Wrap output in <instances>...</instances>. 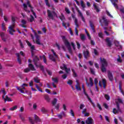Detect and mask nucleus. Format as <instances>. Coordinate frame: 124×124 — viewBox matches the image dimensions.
Wrapping results in <instances>:
<instances>
[{
  "label": "nucleus",
  "instance_id": "obj_13",
  "mask_svg": "<svg viewBox=\"0 0 124 124\" xmlns=\"http://www.w3.org/2000/svg\"><path fill=\"white\" fill-rule=\"evenodd\" d=\"M83 56L86 60H87L88 58H90V52L88 49L83 52Z\"/></svg>",
  "mask_w": 124,
  "mask_h": 124
},
{
  "label": "nucleus",
  "instance_id": "obj_36",
  "mask_svg": "<svg viewBox=\"0 0 124 124\" xmlns=\"http://www.w3.org/2000/svg\"><path fill=\"white\" fill-rule=\"evenodd\" d=\"M103 86L104 89L106 88V80L105 79H103Z\"/></svg>",
  "mask_w": 124,
  "mask_h": 124
},
{
  "label": "nucleus",
  "instance_id": "obj_17",
  "mask_svg": "<svg viewBox=\"0 0 124 124\" xmlns=\"http://www.w3.org/2000/svg\"><path fill=\"white\" fill-rule=\"evenodd\" d=\"M102 19L104 21L103 23H104L105 26H106V27H107V26H108V25H109V22L108 21V20H107V19H106V18H105V16H104L102 17Z\"/></svg>",
  "mask_w": 124,
  "mask_h": 124
},
{
  "label": "nucleus",
  "instance_id": "obj_54",
  "mask_svg": "<svg viewBox=\"0 0 124 124\" xmlns=\"http://www.w3.org/2000/svg\"><path fill=\"white\" fill-rule=\"evenodd\" d=\"M112 3L113 5H114V7L116 8V9H119V6H118V4H117V3L115 2Z\"/></svg>",
  "mask_w": 124,
  "mask_h": 124
},
{
  "label": "nucleus",
  "instance_id": "obj_62",
  "mask_svg": "<svg viewBox=\"0 0 124 124\" xmlns=\"http://www.w3.org/2000/svg\"><path fill=\"white\" fill-rule=\"evenodd\" d=\"M23 6H24L25 11H27V10L28 9V6H27V4L24 3Z\"/></svg>",
  "mask_w": 124,
  "mask_h": 124
},
{
  "label": "nucleus",
  "instance_id": "obj_58",
  "mask_svg": "<svg viewBox=\"0 0 124 124\" xmlns=\"http://www.w3.org/2000/svg\"><path fill=\"white\" fill-rule=\"evenodd\" d=\"M90 72L91 73H92V74H93V75H94L95 74V72H94V70H93V68H90Z\"/></svg>",
  "mask_w": 124,
  "mask_h": 124
},
{
  "label": "nucleus",
  "instance_id": "obj_39",
  "mask_svg": "<svg viewBox=\"0 0 124 124\" xmlns=\"http://www.w3.org/2000/svg\"><path fill=\"white\" fill-rule=\"evenodd\" d=\"M75 25L76 26L77 28L79 27V25L78 24V19H77V18L75 19Z\"/></svg>",
  "mask_w": 124,
  "mask_h": 124
},
{
  "label": "nucleus",
  "instance_id": "obj_25",
  "mask_svg": "<svg viewBox=\"0 0 124 124\" xmlns=\"http://www.w3.org/2000/svg\"><path fill=\"white\" fill-rule=\"evenodd\" d=\"M48 57L49 60H50L52 62H56V59L54 57V55H53L52 54H49Z\"/></svg>",
  "mask_w": 124,
  "mask_h": 124
},
{
  "label": "nucleus",
  "instance_id": "obj_12",
  "mask_svg": "<svg viewBox=\"0 0 124 124\" xmlns=\"http://www.w3.org/2000/svg\"><path fill=\"white\" fill-rule=\"evenodd\" d=\"M89 81H90V83H88V82L87 81V79H86V85L87 87H93V78H90Z\"/></svg>",
  "mask_w": 124,
  "mask_h": 124
},
{
  "label": "nucleus",
  "instance_id": "obj_29",
  "mask_svg": "<svg viewBox=\"0 0 124 124\" xmlns=\"http://www.w3.org/2000/svg\"><path fill=\"white\" fill-rule=\"evenodd\" d=\"M16 55L17 57V61L19 62V64L22 63L21 59L20 58V54L19 53H16Z\"/></svg>",
  "mask_w": 124,
  "mask_h": 124
},
{
  "label": "nucleus",
  "instance_id": "obj_9",
  "mask_svg": "<svg viewBox=\"0 0 124 124\" xmlns=\"http://www.w3.org/2000/svg\"><path fill=\"white\" fill-rule=\"evenodd\" d=\"M62 66H60L61 69L65 70L66 73H69L70 72V68H67V65L64 63H62Z\"/></svg>",
  "mask_w": 124,
  "mask_h": 124
},
{
  "label": "nucleus",
  "instance_id": "obj_61",
  "mask_svg": "<svg viewBox=\"0 0 124 124\" xmlns=\"http://www.w3.org/2000/svg\"><path fill=\"white\" fill-rule=\"evenodd\" d=\"M84 107H85V105L84 104H81L79 106V109L80 110H82L83 108H84Z\"/></svg>",
  "mask_w": 124,
  "mask_h": 124
},
{
  "label": "nucleus",
  "instance_id": "obj_60",
  "mask_svg": "<svg viewBox=\"0 0 124 124\" xmlns=\"http://www.w3.org/2000/svg\"><path fill=\"white\" fill-rule=\"evenodd\" d=\"M71 45L73 47V50H75V44H74L73 42H71Z\"/></svg>",
  "mask_w": 124,
  "mask_h": 124
},
{
  "label": "nucleus",
  "instance_id": "obj_11",
  "mask_svg": "<svg viewBox=\"0 0 124 124\" xmlns=\"http://www.w3.org/2000/svg\"><path fill=\"white\" fill-rule=\"evenodd\" d=\"M108 78L109 81H110L111 82L114 80V77L113 76V74L110 71H108Z\"/></svg>",
  "mask_w": 124,
  "mask_h": 124
},
{
  "label": "nucleus",
  "instance_id": "obj_45",
  "mask_svg": "<svg viewBox=\"0 0 124 124\" xmlns=\"http://www.w3.org/2000/svg\"><path fill=\"white\" fill-rule=\"evenodd\" d=\"M51 52L53 53L55 58L56 59L58 58V55H57V53H55V51L53 50V49H51Z\"/></svg>",
  "mask_w": 124,
  "mask_h": 124
},
{
  "label": "nucleus",
  "instance_id": "obj_1",
  "mask_svg": "<svg viewBox=\"0 0 124 124\" xmlns=\"http://www.w3.org/2000/svg\"><path fill=\"white\" fill-rule=\"evenodd\" d=\"M11 19L12 25L9 27V32L10 34L13 35L14 34L13 32H15L16 31L14 30V29L15 28V23H16V17L12 16Z\"/></svg>",
  "mask_w": 124,
  "mask_h": 124
},
{
  "label": "nucleus",
  "instance_id": "obj_8",
  "mask_svg": "<svg viewBox=\"0 0 124 124\" xmlns=\"http://www.w3.org/2000/svg\"><path fill=\"white\" fill-rule=\"evenodd\" d=\"M26 86V87H28V85L27 84L23 83L21 85L22 88H20V87L17 86L16 87V88L17 89V91H19L21 93H25V91H26V88H25V86Z\"/></svg>",
  "mask_w": 124,
  "mask_h": 124
},
{
  "label": "nucleus",
  "instance_id": "obj_10",
  "mask_svg": "<svg viewBox=\"0 0 124 124\" xmlns=\"http://www.w3.org/2000/svg\"><path fill=\"white\" fill-rule=\"evenodd\" d=\"M27 4L29 7H30V8H31V12L32 13L33 16H34L35 18H36V14H35V12H34V11H33V7H32L31 5V3L30 2V1L29 0L27 1Z\"/></svg>",
  "mask_w": 124,
  "mask_h": 124
},
{
  "label": "nucleus",
  "instance_id": "obj_55",
  "mask_svg": "<svg viewBox=\"0 0 124 124\" xmlns=\"http://www.w3.org/2000/svg\"><path fill=\"white\" fill-rule=\"evenodd\" d=\"M75 31L76 35L78 36V35H79V32L78 31V30H77V27H76L75 28Z\"/></svg>",
  "mask_w": 124,
  "mask_h": 124
},
{
  "label": "nucleus",
  "instance_id": "obj_47",
  "mask_svg": "<svg viewBox=\"0 0 124 124\" xmlns=\"http://www.w3.org/2000/svg\"><path fill=\"white\" fill-rule=\"evenodd\" d=\"M46 71L48 74V75H49V76H51V75H52V72H51V71H49V70H48V69L47 68L46 69Z\"/></svg>",
  "mask_w": 124,
  "mask_h": 124
},
{
  "label": "nucleus",
  "instance_id": "obj_44",
  "mask_svg": "<svg viewBox=\"0 0 124 124\" xmlns=\"http://www.w3.org/2000/svg\"><path fill=\"white\" fill-rule=\"evenodd\" d=\"M30 71H31V69H30V68H26L24 69L25 73H28V72H30Z\"/></svg>",
  "mask_w": 124,
  "mask_h": 124
},
{
  "label": "nucleus",
  "instance_id": "obj_43",
  "mask_svg": "<svg viewBox=\"0 0 124 124\" xmlns=\"http://www.w3.org/2000/svg\"><path fill=\"white\" fill-rule=\"evenodd\" d=\"M18 42L20 44V46L21 48H24V45H23V43H22V41L21 40H18Z\"/></svg>",
  "mask_w": 124,
  "mask_h": 124
},
{
  "label": "nucleus",
  "instance_id": "obj_14",
  "mask_svg": "<svg viewBox=\"0 0 124 124\" xmlns=\"http://www.w3.org/2000/svg\"><path fill=\"white\" fill-rule=\"evenodd\" d=\"M105 42L107 43V46L108 47H111V46H112V42L110 40V38L107 37L105 40Z\"/></svg>",
  "mask_w": 124,
  "mask_h": 124
},
{
  "label": "nucleus",
  "instance_id": "obj_30",
  "mask_svg": "<svg viewBox=\"0 0 124 124\" xmlns=\"http://www.w3.org/2000/svg\"><path fill=\"white\" fill-rule=\"evenodd\" d=\"M57 102H58V99L54 98L53 99V101H52V105H53V106H55V105H56V104H57Z\"/></svg>",
  "mask_w": 124,
  "mask_h": 124
},
{
  "label": "nucleus",
  "instance_id": "obj_53",
  "mask_svg": "<svg viewBox=\"0 0 124 124\" xmlns=\"http://www.w3.org/2000/svg\"><path fill=\"white\" fill-rule=\"evenodd\" d=\"M65 11L66 13H67V14H70V11H69V9H68V8L65 7Z\"/></svg>",
  "mask_w": 124,
  "mask_h": 124
},
{
  "label": "nucleus",
  "instance_id": "obj_40",
  "mask_svg": "<svg viewBox=\"0 0 124 124\" xmlns=\"http://www.w3.org/2000/svg\"><path fill=\"white\" fill-rule=\"evenodd\" d=\"M93 6L94 8V9L96 10V12L98 13L99 12L100 10H99L98 8L97 7V6L95 5V4H93Z\"/></svg>",
  "mask_w": 124,
  "mask_h": 124
},
{
  "label": "nucleus",
  "instance_id": "obj_56",
  "mask_svg": "<svg viewBox=\"0 0 124 124\" xmlns=\"http://www.w3.org/2000/svg\"><path fill=\"white\" fill-rule=\"evenodd\" d=\"M76 43L78 49H80V48H81V45L78 42H77Z\"/></svg>",
  "mask_w": 124,
  "mask_h": 124
},
{
  "label": "nucleus",
  "instance_id": "obj_7",
  "mask_svg": "<svg viewBox=\"0 0 124 124\" xmlns=\"http://www.w3.org/2000/svg\"><path fill=\"white\" fill-rule=\"evenodd\" d=\"M115 103L118 111H121V108H120V103L121 104H124L123 100L120 98V97H118V98L115 99Z\"/></svg>",
  "mask_w": 124,
  "mask_h": 124
},
{
  "label": "nucleus",
  "instance_id": "obj_64",
  "mask_svg": "<svg viewBox=\"0 0 124 124\" xmlns=\"http://www.w3.org/2000/svg\"><path fill=\"white\" fill-rule=\"evenodd\" d=\"M87 112V108H84L82 109V111H81L82 114H85V113H86Z\"/></svg>",
  "mask_w": 124,
  "mask_h": 124
},
{
  "label": "nucleus",
  "instance_id": "obj_57",
  "mask_svg": "<svg viewBox=\"0 0 124 124\" xmlns=\"http://www.w3.org/2000/svg\"><path fill=\"white\" fill-rule=\"evenodd\" d=\"M21 25H26L27 24V21H26L25 19H22L21 20Z\"/></svg>",
  "mask_w": 124,
  "mask_h": 124
},
{
  "label": "nucleus",
  "instance_id": "obj_35",
  "mask_svg": "<svg viewBox=\"0 0 124 124\" xmlns=\"http://www.w3.org/2000/svg\"><path fill=\"white\" fill-rule=\"evenodd\" d=\"M30 17H31V18L29 19V21L31 23H32V22H33V21H34V17H33V16H32V15H31Z\"/></svg>",
  "mask_w": 124,
  "mask_h": 124
},
{
  "label": "nucleus",
  "instance_id": "obj_20",
  "mask_svg": "<svg viewBox=\"0 0 124 124\" xmlns=\"http://www.w3.org/2000/svg\"><path fill=\"white\" fill-rule=\"evenodd\" d=\"M90 23V26L91 28L92 31H93V32H95V29H94V25H93V23L92 21H89Z\"/></svg>",
  "mask_w": 124,
  "mask_h": 124
},
{
  "label": "nucleus",
  "instance_id": "obj_48",
  "mask_svg": "<svg viewBox=\"0 0 124 124\" xmlns=\"http://www.w3.org/2000/svg\"><path fill=\"white\" fill-rule=\"evenodd\" d=\"M105 98H106V99H107V100H109L110 99V96H109V95L106 94H105Z\"/></svg>",
  "mask_w": 124,
  "mask_h": 124
},
{
  "label": "nucleus",
  "instance_id": "obj_21",
  "mask_svg": "<svg viewBox=\"0 0 124 124\" xmlns=\"http://www.w3.org/2000/svg\"><path fill=\"white\" fill-rule=\"evenodd\" d=\"M28 66L30 70H32V71H35V70H36V69L34 68V66L31 63L29 64Z\"/></svg>",
  "mask_w": 124,
  "mask_h": 124
},
{
  "label": "nucleus",
  "instance_id": "obj_5",
  "mask_svg": "<svg viewBox=\"0 0 124 124\" xmlns=\"http://www.w3.org/2000/svg\"><path fill=\"white\" fill-rule=\"evenodd\" d=\"M47 17L51 20H54V17H57V13L54 11H51L50 10H47Z\"/></svg>",
  "mask_w": 124,
  "mask_h": 124
},
{
  "label": "nucleus",
  "instance_id": "obj_52",
  "mask_svg": "<svg viewBox=\"0 0 124 124\" xmlns=\"http://www.w3.org/2000/svg\"><path fill=\"white\" fill-rule=\"evenodd\" d=\"M98 36L100 38H103V33H102V32L98 33Z\"/></svg>",
  "mask_w": 124,
  "mask_h": 124
},
{
  "label": "nucleus",
  "instance_id": "obj_19",
  "mask_svg": "<svg viewBox=\"0 0 124 124\" xmlns=\"http://www.w3.org/2000/svg\"><path fill=\"white\" fill-rule=\"evenodd\" d=\"M57 116L58 117L59 119H62V117L65 116V113H64V111H62V112L60 113V114H58V115H57Z\"/></svg>",
  "mask_w": 124,
  "mask_h": 124
},
{
  "label": "nucleus",
  "instance_id": "obj_6",
  "mask_svg": "<svg viewBox=\"0 0 124 124\" xmlns=\"http://www.w3.org/2000/svg\"><path fill=\"white\" fill-rule=\"evenodd\" d=\"M32 31L34 33V36L36 38V44L38 45H41L42 46H44L43 43H40V37H39V35L37 34V33L35 32V31L34 30H32Z\"/></svg>",
  "mask_w": 124,
  "mask_h": 124
},
{
  "label": "nucleus",
  "instance_id": "obj_28",
  "mask_svg": "<svg viewBox=\"0 0 124 124\" xmlns=\"http://www.w3.org/2000/svg\"><path fill=\"white\" fill-rule=\"evenodd\" d=\"M72 72H73V77H74V78H76V77H77V73H76V72H75V70H74V69L72 68Z\"/></svg>",
  "mask_w": 124,
  "mask_h": 124
},
{
  "label": "nucleus",
  "instance_id": "obj_16",
  "mask_svg": "<svg viewBox=\"0 0 124 124\" xmlns=\"http://www.w3.org/2000/svg\"><path fill=\"white\" fill-rule=\"evenodd\" d=\"M77 84L75 86L76 89L77 91H81L82 88H81V87H80V83H79V81L78 80H76V81Z\"/></svg>",
  "mask_w": 124,
  "mask_h": 124
},
{
  "label": "nucleus",
  "instance_id": "obj_22",
  "mask_svg": "<svg viewBox=\"0 0 124 124\" xmlns=\"http://www.w3.org/2000/svg\"><path fill=\"white\" fill-rule=\"evenodd\" d=\"M80 4L82 7L81 8L82 10H83V11H85V8H86V4H85V3H84V1H83V0H81L80 1Z\"/></svg>",
  "mask_w": 124,
  "mask_h": 124
},
{
  "label": "nucleus",
  "instance_id": "obj_24",
  "mask_svg": "<svg viewBox=\"0 0 124 124\" xmlns=\"http://www.w3.org/2000/svg\"><path fill=\"white\" fill-rule=\"evenodd\" d=\"M34 118L35 119V122L40 123L41 122V119L39 118V117H38L36 114L34 115Z\"/></svg>",
  "mask_w": 124,
  "mask_h": 124
},
{
  "label": "nucleus",
  "instance_id": "obj_63",
  "mask_svg": "<svg viewBox=\"0 0 124 124\" xmlns=\"http://www.w3.org/2000/svg\"><path fill=\"white\" fill-rule=\"evenodd\" d=\"M24 110H25L24 107H20L19 111V112H24Z\"/></svg>",
  "mask_w": 124,
  "mask_h": 124
},
{
  "label": "nucleus",
  "instance_id": "obj_15",
  "mask_svg": "<svg viewBox=\"0 0 124 124\" xmlns=\"http://www.w3.org/2000/svg\"><path fill=\"white\" fill-rule=\"evenodd\" d=\"M93 119L92 117H88L86 120L85 123L86 124H93Z\"/></svg>",
  "mask_w": 124,
  "mask_h": 124
},
{
  "label": "nucleus",
  "instance_id": "obj_41",
  "mask_svg": "<svg viewBox=\"0 0 124 124\" xmlns=\"http://www.w3.org/2000/svg\"><path fill=\"white\" fill-rule=\"evenodd\" d=\"M43 60L45 63L47 64V60L46 59V56L45 55L43 56Z\"/></svg>",
  "mask_w": 124,
  "mask_h": 124
},
{
  "label": "nucleus",
  "instance_id": "obj_27",
  "mask_svg": "<svg viewBox=\"0 0 124 124\" xmlns=\"http://www.w3.org/2000/svg\"><path fill=\"white\" fill-rule=\"evenodd\" d=\"M41 111L43 113V114H46V113L48 112V110L46 109V108H44V107L41 108Z\"/></svg>",
  "mask_w": 124,
  "mask_h": 124
},
{
  "label": "nucleus",
  "instance_id": "obj_33",
  "mask_svg": "<svg viewBox=\"0 0 124 124\" xmlns=\"http://www.w3.org/2000/svg\"><path fill=\"white\" fill-rule=\"evenodd\" d=\"M52 80L53 82H54V83H59V79H58V78H52Z\"/></svg>",
  "mask_w": 124,
  "mask_h": 124
},
{
  "label": "nucleus",
  "instance_id": "obj_32",
  "mask_svg": "<svg viewBox=\"0 0 124 124\" xmlns=\"http://www.w3.org/2000/svg\"><path fill=\"white\" fill-rule=\"evenodd\" d=\"M80 39L82 40V41H84V40H86V37L85 36V35L84 34H80Z\"/></svg>",
  "mask_w": 124,
  "mask_h": 124
},
{
  "label": "nucleus",
  "instance_id": "obj_18",
  "mask_svg": "<svg viewBox=\"0 0 124 124\" xmlns=\"http://www.w3.org/2000/svg\"><path fill=\"white\" fill-rule=\"evenodd\" d=\"M39 61V58H38L37 56H35V58L33 59L34 63L36 66H38V65H37V62H38Z\"/></svg>",
  "mask_w": 124,
  "mask_h": 124
},
{
  "label": "nucleus",
  "instance_id": "obj_3",
  "mask_svg": "<svg viewBox=\"0 0 124 124\" xmlns=\"http://www.w3.org/2000/svg\"><path fill=\"white\" fill-rule=\"evenodd\" d=\"M100 62L102 63L101 65V71L102 72H106V66L108 65V63H107V61H106V59L103 58L102 59V58H100Z\"/></svg>",
  "mask_w": 124,
  "mask_h": 124
},
{
  "label": "nucleus",
  "instance_id": "obj_51",
  "mask_svg": "<svg viewBox=\"0 0 124 124\" xmlns=\"http://www.w3.org/2000/svg\"><path fill=\"white\" fill-rule=\"evenodd\" d=\"M106 12L108 16H109V17H110V18H113V16H112V15H111V14H110V13L109 12V11H106Z\"/></svg>",
  "mask_w": 124,
  "mask_h": 124
},
{
  "label": "nucleus",
  "instance_id": "obj_42",
  "mask_svg": "<svg viewBox=\"0 0 124 124\" xmlns=\"http://www.w3.org/2000/svg\"><path fill=\"white\" fill-rule=\"evenodd\" d=\"M34 81L35 83H40V80L39 79H38V78H34Z\"/></svg>",
  "mask_w": 124,
  "mask_h": 124
},
{
  "label": "nucleus",
  "instance_id": "obj_38",
  "mask_svg": "<svg viewBox=\"0 0 124 124\" xmlns=\"http://www.w3.org/2000/svg\"><path fill=\"white\" fill-rule=\"evenodd\" d=\"M46 5V6H48V7H50L51 5L49 3V0H45Z\"/></svg>",
  "mask_w": 124,
  "mask_h": 124
},
{
  "label": "nucleus",
  "instance_id": "obj_26",
  "mask_svg": "<svg viewBox=\"0 0 124 124\" xmlns=\"http://www.w3.org/2000/svg\"><path fill=\"white\" fill-rule=\"evenodd\" d=\"M39 67L44 75H46V72L45 71V69H44V66L40 65Z\"/></svg>",
  "mask_w": 124,
  "mask_h": 124
},
{
  "label": "nucleus",
  "instance_id": "obj_2",
  "mask_svg": "<svg viewBox=\"0 0 124 124\" xmlns=\"http://www.w3.org/2000/svg\"><path fill=\"white\" fill-rule=\"evenodd\" d=\"M62 38L63 42H64L65 46H66L69 51V53H70V54H72V49L71 48V45L70 44V43L68 42V40L66 39L65 36H62Z\"/></svg>",
  "mask_w": 124,
  "mask_h": 124
},
{
  "label": "nucleus",
  "instance_id": "obj_4",
  "mask_svg": "<svg viewBox=\"0 0 124 124\" xmlns=\"http://www.w3.org/2000/svg\"><path fill=\"white\" fill-rule=\"evenodd\" d=\"M1 91L3 93V95H2V98L4 99V102H6V101H8V102L12 101L11 98L8 97V95H6L5 97V94H6V91H5V89H4V88L1 89Z\"/></svg>",
  "mask_w": 124,
  "mask_h": 124
},
{
  "label": "nucleus",
  "instance_id": "obj_59",
  "mask_svg": "<svg viewBox=\"0 0 124 124\" xmlns=\"http://www.w3.org/2000/svg\"><path fill=\"white\" fill-rule=\"evenodd\" d=\"M97 106L98 108H99V109L100 110V111H101V110H102V108H101V106H100V104L97 103Z\"/></svg>",
  "mask_w": 124,
  "mask_h": 124
},
{
  "label": "nucleus",
  "instance_id": "obj_34",
  "mask_svg": "<svg viewBox=\"0 0 124 124\" xmlns=\"http://www.w3.org/2000/svg\"><path fill=\"white\" fill-rule=\"evenodd\" d=\"M18 108V106H15L14 107L11 108H9V110L10 111H14L15 110H16V109H17Z\"/></svg>",
  "mask_w": 124,
  "mask_h": 124
},
{
  "label": "nucleus",
  "instance_id": "obj_31",
  "mask_svg": "<svg viewBox=\"0 0 124 124\" xmlns=\"http://www.w3.org/2000/svg\"><path fill=\"white\" fill-rule=\"evenodd\" d=\"M35 87L36 89L39 91V92H41V93H43V90L39 87V86H38V84H35Z\"/></svg>",
  "mask_w": 124,
  "mask_h": 124
},
{
  "label": "nucleus",
  "instance_id": "obj_49",
  "mask_svg": "<svg viewBox=\"0 0 124 124\" xmlns=\"http://www.w3.org/2000/svg\"><path fill=\"white\" fill-rule=\"evenodd\" d=\"M70 114L71 115L72 117H74L75 116V113H74V111H73V110L72 109L70 110Z\"/></svg>",
  "mask_w": 124,
  "mask_h": 124
},
{
  "label": "nucleus",
  "instance_id": "obj_23",
  "mask_svg": "<svg viewBox=\"0 0 124 124\" xmlns=\"http://www.w3.org/2000/svg\"><path fill=\"white\" fill-rule=\"evenodd\" d=\"M5 36V34H4V33H3V32H0V36L1 37L2 40H3L4 42H5L6 41V39L4 38Z\"/></svg>",
  "mask_w": 124,
  "mask_h": 124
},
{
  "label": "nucleus",
  "instance_id": "obj_50",
  "mask_svg": "<svg viewBox=\"0 0 124 124\" xmlns=\"http://www.w3.org/2000/svg\"><path fill=\"white\" fill-rule=\"evenodd\" d=\"M60 19L62 21V22H63V20L65 19V18L64 17V16L62 15L61 16H60Z\"/></svg>",
  "mask_w": 124,
  "mask_h": 124
},
{
  "label": "nucleus",
  "instance_id": "obj_37",
  "mask_svg": "<svg viewBox=\"0 0 124 124\" xmlns=\"http://www.w3.org/2000/svg\"><path fill=\"white\" fill-rule=\"evenodd\" d=\"M73 83V81L72 80L68 79V81L67 82V84L71 86Z\"/></svg>",
  "mask_w": 124,
  "mask_h": 124
},
{
  "label": "nucleus",
  "instance_id": "obj_46",
  "mask_svg": "<svg viewBox=\"0 0 124 124\" xmlns=\"http://www.w3.org/2000/svg\"><path fill=\"white\" fill-rule=\"evenodd\" d=\"M29 122H30V123H31V124H34V121H33V120H32V119H31V117H29Z\"/></svg>",
  "mask_w": 124,
  "mask_h": 124
}]
</instances>
